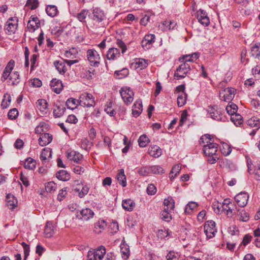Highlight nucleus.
<instances>
[{
    "mask_svg": "<svg viewBox=\"0 0 260 260\" xmlns=\"http://www.w3.org/2000/svg\"><path fill=\"white\" fill-rule=\"evenodd\" d=\"M197 17L198 21L203 25L208 26L209 24V18L204 10L200 9L197 12Z\"/></svg>",
    "mask_w": 260,
    "mask_h": 260,
    "instance_id": "obj_15",
    "label": "nucleus"
},
{
    "mask_svg": "<svg viewBox=\"0 0 260 260\" xmlns=\"http://www.w3.org/2000/svg\"><path fill=\"white\" fill-rule=\"evenodd\" d=\"M181 166L179 165H175L172 169L169 177L171 179H174L181 170Z\"/></svg>",
    "mask_w": 260,
    "mask_h": 260,
    "instance_id": "obj_51",
    "label": "nucleus"
},
{
    "mask_svg": "<svg viewBox=\"0 0 260 260\" xmlns=\"http://www.w3.org/2000/svg\"><path fill=\"white\" fill-rule=\"evenodd\" d=\"M143 110L142 102L140 100L135 102L132 109V114L135 117H138Z\"/></svg>",
    "mask_w": 260,
    "mask_h": 260,
    "instance_id": "obj_18",
    "label": "nucleus"
},
{
    "mask_svg": "<svg viewBox=\"0 0 260 260\" xmlns=\"http://www.w3.org/2000/svg\"><path fill=\"white\" fill-rule=\"evenodd\" d=\"M41 26L40 21L36 15H32L27 22V28L30 32H34Z\"/></svg>",
    "mask_w": 260,
    "mask_h": 260,
    "instance_id": "obj_11",
    "label": "nucleus"
},
{
    "mask_svg": "<svg viewBox=\"0 0 260 260\" xmlns=\"http://www.w3.org/2000/svg\"><path fill=\"white\" fill-rule=\"evenodd\" d=\"M128 70L126 68H123L119 71H116L114 72V76L117 79H122L128 75Z\"/></svg>",
    "mask_w": 260,
    "mask_h": 260,
    "instance_id": "obj_43",
    "label": "nucleus"
},
{
    "mask_svg": "<svg viewBox=\"0 0 260 260\" xmlns=\"http://www.w3.org/2000/svg\"><path fill=\"white\" fill-rule=\"evenodd\" d=\"M56 184L53 181L49 182L45 185V190L47 192L51 193L56 189Z\"/></svg>",
    "mask_w": 260,
    "mask_h": 260,
    "instance_id": "obj_53",
    "label": "nucleus"
},
{
    "mask_svg": "<svg viewBox=\"0 0 260 260\" xmlns=\"http://www.w3.org/2000/svg\"><path fill=\"white\" fill-rule=\"evenodd\" d=\"M36 166V161L31 157H28L25 159L24 163V167L25 169L28 170H34Z\"/></svg>",
    "mask_w": 260,
    "mask_h": 260,
    "instance_id": "obj_37",
    "label": "nucleus"
},
{
    "mask_svg": "<svg viewBox=\"0 0 260 260\" xmlns=\"http://www.w3.org/2000/svg\"><path fill=\"white\" fill-rule=\"evenodd\" d=\"M66 111V108L63 105L55 104L54 106L53 115L55 117H60L62 116Z\"/></svg>",
    "mask_w": 260,
    "mask_h": 260,
    "instance_id": "obj_24",
    "label": "nucleus"
},
{
    "mask_svg": "<svg viewBox=\"0 0 260 260\" xmlns=\"http://www.w3.org/2000/svg\"><path fill=\"white\" fill-rule=\"evenodd\" d=\"M164 204L165 206L164 210L172 211L174 210L175 207V201L171 197H169L165 199L164 201Z\"/></svg>",
    "mask_w": 260,
    "mask_h": 260,
    "instance_id": "obj_28",
    "label": "nucleus"
},
{
    "mask_svg": "<svg viewBox=\"0 0 260 260\" xmlns=\"http://www.w3.org/2000/svg\"><path fill=\"white\" fill-rule=\"evenodd\" d=\"M148 60L143 58H138L135 60L132 65L134 66L135 69L140 68V70L146 68L148 66Z\"/></svg>",
    "mask_w": 260,
    "mask_h": 260,
    "instance_id": "obj_30",
    "label": "nucleus"
},
{
    "mask_svg": "<svg viewBox=\"0 0 260 260\" xmlns=\"http://www.w3.org/2000/svg\"><path fill=\"white\" fill-rule=\"evenodd\" d=\"M120 51L116 48H110L107 53V58L108 60H115L120 56Z\"/></svg>",
    "mask_w": 260,
    "mask_h": 260,
    "instance_id": "obj_21",
    "label": "nucleus"
},
{
    "mask_svg": "<svg viewBox=\"0 0 260 260\" xmlns=\"http://www.w3.org/2000/svg\"><path fill=\"white\" fill-rule=\"evenodd\" d=\"M52 136L49 133H44L41 135L39 139V143L42 146H46L51 142Z\"/></svg>",
    "mask_w": 260,
    "mask_h": 260,
    "instance_id": "obj_20",
    "label": "nucleus"
},
{
    "mask_svg": "<svg viewBox=\"0 0 260 260\" xmlns=\"http://www.w3.org/2000/svg\"><path fill=\"white\" fill-rule=\"evenodd\" d=\"M251 55L254 58H258L260 56V43L255 44L251 48Z\"/></svg>",
    "mask_w": 260,
    "mask_h": 260,
    "instance_id": "obj_36",
    "label": "nucleus"
},
{
    "mask_svg": "<svg viewBox=\"0 0 260 260\" xmlns=\"http://www.w3.org/2000/svg\"><path fill=\"white\" fill-rule=\"evenodd\" d=\"M211 136L209 134H205L202 136L200 139L199 143L200 144L207 143V144H209L210 142H211Z\"/></svg>",
    "mask_w": 260,
    "mask_h": 260,
    "instance_id": "obj_60",
    "label": "nucleus"
},
{
    "mask_svg": "<svg viewBox=\"0 0 260 260\" xmlns=\"http://www.w3.org/2000/svg\"><path fill=\"white\" fill-rule=\"evenodd\" d=\"M120 251L123 258L126 259L128 257L129 249L127 245H123L121 246Z\"/></svg>",
    "mask_w": 260,
    "mask_h": 260,
    "instance_id": "obj_59",
    "label": "nucleus"
},
{
    "mask_svg": "<svg viewBox=\"0 0 260 260\" xmlns=\"http://www.w3.org/2000/svg\"><path fill=\"white\" fill-rule=\"evenodd\" d=\"M155 37L153 34H149L145 36L142 41V46L145 49H148L151 45L155 42Z\"/></svg>",
    "mask_w": 260,
    "mask_h": 260,
    "instance_id": "obj_16",
    "label": "nucleus"
},
{
    "mask_svg": "<svg viewBox=\"0 0 260 260\" xmlns=\"http://www.w3.org/2000/svg\"><path fill=\"white\" fill-rule=\"evenodd\" d=\"M7 205L9 209H13L17 206V199L11 194H8L6 197Z\"/></svg>",
    "mask_w": 260,
    "mask_h": 260,
    "instance_id": "obj_23",
    "label": "nucleus"
},
{
    "mask_svg": "<svg viewBox=\"0 0 260 260\" xmlns=\"http://www.w3.org/2000/svg\"><path fill=\"white\" fill-rule=\"evenodd\" d=\"M190 70V66L186 62H183L176 69L174 77L177 79L184 78Z\"/></svg>",
    "mask_w": 260,
    "mask_h": 260,
    "instance_id": "obj_6",
    "label": "nucleus"
},
{
    "mask_svg": "<svg viewBox=\"0 0 260 260\" xmlns=\"http://www.w3.org/2000/svg\"><path fill=\"white\" fill-rule=\"evenodd\" d=\"M45 236L48 238L51 237L54 234V226L51 221H48L46 223L44 230Z\"/></svg>",
    "mask_w": 260,
    "mask_h": 260,
    "instance_id": "obj_27",
    "label": "nucleus"
},
{
    "mask_svg": "<svg viewBox=\"0 0 260 260\" xmlns=\"http://www.w3.org/2000/svg\"><path fill=\"white\" fill-rule=\"evenodd\" d=\"M171 232L169 230H159L157 233V237L160 239H165L166 237L170 235Z\"/></svg>",
    "mask_w": 260,
    "mask_h": 260,
    "instance_id": "obj_56",
    "label": "nucleus"
},
{
    "mask_svg": "<svg viewBox=\"0 0 260 260\" xmlns=\"http://www.w3.org/2000/svg\"><path fill=\"white\" fill-rule=\"evenodd\" d=\"M221 113L214 107H210L208 110V114L213 119L217 121H221L222 119Z\"/></svg>",
    "mask_w": 260,
    "mask_h": 260,
    "instance_id": "obj_25",
    "label": "nucleus"
},
{
    "mask_svg": "<svg viewBox=\"0 0 260 260\" xmlns=\"http://www.w3.org/2000/svg\"><path fill=\"white\" fill-rule=\"evenodd\" d=\"M226 208H224L226 210V214L229 217H232L234 215L237 213V209L236 206L234 204L228 203L226 206Z\"/></svg>",
    "mask_w": 260,
    "mask_h": 260,
    "instance_id": "obj_26",
    "label": "nucleus"
},
{
    "mask_svg": "<svg viewBox=\"0 0 260 260\" xmlns=\"http://www.w3.org/2000/svg\"><path fill=\"white\" fill-rule=\"evenodd\" d=\"M88 13V10L85 9L82 10L79 14H78L77 17L80 21L84 22Z\"/></svg>",
    "mask_w": 260,
    "mask_h": 260,
    "instance_id": "obj_61",
    "label": "nucleus"
},
{
    "mask_svg": "<svg viewBox=\"0 0 260 260\" xmlns=\"http://www.w3.org/2000/svg\"><path fill=\"white\" fill-rule=\"evenodd\" d=\"M198 204L195 202H189L185 207V212L187 214H191V212L197 208Z\"/></svg>",
    "mask_w": 260,
    "mask_h": 260,
    "instance_id": "obj_47",
    "label": "nucleus"
},
{
    "mask_svg": "<svg viewBox=\"0 0 260 260\" xmlns=\"http://www.w3.org/2000/svg\"><path fill=\"white\" fill-rule=\"evenodd\" d=\"M237 214L239 217V220L243 222H246L249 219V216L248 213H247L243 209L237 210Z\"/></svg>",
    "mask_w": 260,
    "mask_h": 260,
    "instance_id": "obj_39",
    "label": "nucleus"
},
{
    "mask_svg": "<svg viewBox=\"0 0 260 260\" xmlns=\"http://www.w3.org/2000/svg\"><path fill=\"white\" fill-rule=\"evenodd\" d=\"M139 175L143 176H147L150 173V167L146 166L139 169L138 171Z\"/></svg>",
    "mask_w": 260,
    "mask_h": 260,
    "instance_id": "obj_62",
    "label": "nucleus"
},
{
    "mask_svg": "<svg viewBox=\"0 0 260 260\" xmlns=\"http://www.w3.org/2000/svg\"><path fill=\"white\" fill-rule=\"evenodd\" d=\"M89 189V188L88 186H84L82 187V188L81 190L79 188H75L74 190L76 192H78V196L80 198H82L88 193Z\"/></svg>",
    "mask_w": 260,
    "mask_h": 260,
    "instance_id": "obj_52",
    "label": "nucleus"
},
{
    "mask_svg": "<svg viewBox=\"0 0 260 260\" xmlns=\"http://www.w3.org/2000/svg\"><path fill=\"white\" fill-rule=\"evenodd\" d=\"M248 198L249 196L248 193L245 192H241L235 197V200L236 203L239 206L241 207H244L247 205Z\"/></svg>",
    "mask_w": 260,
    "mask_h": 260,
    "instance_id": "obj_14",
    "label": "nucleus"
},
{
    "mask_svg": "<svg viewBox=\"0 0 260 260\" xmlns=\"http://www.w3.org/2000/svg\"><path fill=\"white\" fill-rule=\"evenodd\" d=\"M18 19L16 17L10 18L5 25V30L8 35L14 34L18 27Z\"/></svg>",
    "mask_w": 260,
    "mask_h": 260,
    "instance_id": "obj_5",
    "label": "nucleus"
},
{
    "mask_svg": "<svg viewBox=\"0 0 260 260\" xmlns=\"http://www.w3.org/2000/svg\"><path fill=\"white\" fill-rule=\"evenodd\" d=\"M123 101L126 105L131 104L134 100V92L129 88H122L120 91Z\"/></svg>",
    "mask_w": 260,
    "mask_h": 260,
    "instance_id": "obj_8",
    "label": "nucleus"
},
{
    "mask_svg": "<svg viewBox=\"0 0 260 260\" xmlns=\"http://www.w3.org/2000/svg\"><path fill=\"white\" fill-rule=\"evenodd\" d=\"M66 105L68 109L73 110L76 108V100L73 98H70L67 101Z\"/></svg>",
    "mask_w": 260,
    "mask_h": 260,
    "instance_id": "obj_57",
    "label": "nucleus"
},
{
    "mask_svg": "<svg viewBox=\"0 0 260 260\" xmlns=\"http://www.w3.org/2000/svg\"><path fill=\"white\" fill-rule=\"evenodd\" d=\"M51 156V150L49 148H45L43 149L41 155L40 159L43 163L46 162Z\"/></svg>",
    "mask_w": 260,
    "mask_h": 260,
    "instance_id": "obj_34",
    "label": "nucleus"
},
{
    "mask_svg": "<svg viewBox=\"0 0 260 260\" xmlns=\"http://www.w3.org/2000/svg\"><path fill=\"white\" fill-rule=\"evenodd\" d=\"M231 120L236 125H240L243 123L242 116L237 113L231 116Z\"/></svg>",
    "mask_w": 260,
    "mask_h": 260,
    "instance_id": "obj_42",
    "label": "nucleus"
},
{
    "mask_svg": "<svg viewBox=\"0 0 260 260\" xmlns=\"http://www.w3.org/2000/svg\"><path fill=\"white\" fill-rule=\"evenodd\" d=\"M21 245L24 250V260H26L29 254V246L25 242H22Z\"/></svg>",
    "mask_w": 260,
    "mask_h": 260,
    "instance_id": "obj_64",
    "label": "nucleus"
},
{
    "mask_svg": "<svg viewBox=\"0 0 260 260\" xmlns=\"http://www.w3.org/2000/svg\"><path fill=\"white\" fill-rule=\"evenodd\" d=\"M238 110L237 106L234 104L231 103L226 107V110L227 113L231 115V116L234 114L236 113Z\"/></svg>",
    "mask_w": 260,
    "mask_h": 260,
    "instance_id": "obj_49",
    "label": "nucleus"
},
{
    "mask_svg": "<svg viewBox=\"0 0 260 260\" xmlns=\"http://www.w3.org/2000/svg\"><path fill=\"white\" fill-rule=\"evenodd\" d=\"M46 12L48 16L53 17L57 15L58 10L55 5H48L46 8Z\"/></svg>",
    "mask_w": 260,
    "mask_h": 260,
    "instance_id": "obj_38",
    "label": "nucleus"
},
{
    "mask_svg": "<svg viewBox=\"0 0 260 260\" xmlns=\"http://www.w3.org/2000/svg\"><path fill=\"white\" fill-rule=\"evenodd\" d=\"M106 248L101 246L96 250L89 251L87 255V260H101L106 254Z\"/></svg>",
    "mask_w": 260,
    "mask_h": 260,
    "instance_id": "obj_4",
    "label": "nucleus"
},
{
    "mask_svg": "<svg viewBox=\"0 0 260 260\" xmlns=\"http://www.w3.org/2000/svg\"><path fill=\"white\" fill-rule=\"evenodd\" d=\"M135 206L134 202L131 199H126L122 201V206L126 211H132Z\"/></svg>",
    "mask_w": 260,
    "mask_h": 260,
    "instance_id": "obj_32",
    "label": "nucleus"
},
{
    "mask_svg": "<svg viewBox=\"0 0 260 260\" xmlns=\"http://www.w3.org/2000/svg\"><path fill=\"white\" fill-rule=\"evenodd\" d=\"M86 57L87 59L91 66L98 67H99L101 57L98 52L93 49H88L86 52Z\"/></svg>",
    "mask_w": 260,
    "mask_h": 260,
    "instance_id": "obj_2",
    "label": "nucleus"
},
{
    "mask_svg": "<svg viewBox=\"0 0 260 260\" xmlns=\"http://www.w3.org/2000/svg\"><path fill=\"white\" fill-rule=\"evenodd\" d=\"M150 167V173L155 174H162L164 173V170L159 166L155 165Z\"/></svg>",
    "mask_w": 260,
    "mask_h": 260,
    "instance_id": "obj_50",
    "label": "nucleus"
},
{
    "mask_svg": "<svg viewBox=\"0 0 260 260\" xmlns=\"http://www.w3.org/2000/svg\"><path fill=\"white\" fill-rule=\"evenodd\" d=\"M117 178L119 184L121 185L122 187H125L126 186V176L124 175L123 170H121L117 174Z\"/></svg>",
    "mask_w": 260,
    "mask_h": 260,
    "instance_id": "obj_40",
    "label": "nucleus"
},
{
    "mask_svg": "<svg viewBox=\"0 0 260 260\" xmlns=\"http://www.w3.org/2000/svg\"><path fill=\"white\" fill-rule=\"evenodd\" d=\"M171 211L169 210H164V211L161 213V218L164 221L169 222L172 219V216L171 215Z\"/></svg>",
    "mask_w": 260,
    "mask_h": 260,
    "instance_id": "obj_55",
    "label": "nucleus"
},
{
    "mask_svg": "<svg viewBox=\"0 0 260 260\" xmlns=\"http://www.w3.org/2000/svg\"><path fill=\"white\" fill-rule=\"evenodd\" d=\"M38 109L41 112H44L47 108L48 104L44 99L38 100L36 103Z\"/></svg>",
    "mask_w": 260,
    "mask_h": 260,
    "instance_id": "obj_44",
    "label": "nucleus"
},
{
    "mask_svg": "<svg viewBox=\"0 0 260 260\" xmlns=\"http://www.w3.org/2000/svg\"><path fill=\"white\" fill-rule=\"evenodd\" d=\"M67 157L68 159L73 160L76 163H80L83 158L81 154L76 151H71L68 153Z\"/></svg>",
    "mask_w": 260,
    "mask_h": 260,
    "instance_id": "obj_22",
    "label": "nucleus"
},
{
    "mask_svg": "<svg viewBox=\"0 0 260 260\" xmlns=\"http://www.w3.org/2000/svg\"><path fill=\"white\" fill-rule=\"evenodd\" d=\"M187 94L185 93H182L177 98V104L179 107H182L186 103Z\"/></svg>",
    "mask_w": 260,
    "mask_h": 260,
    "instance_id": "obj_54",
    "label": "nucleus"
},
{
    "mask_svg": "<svg viewBox=\"0 0 260 260\" xmlns=\"http://www.w3.org/2000/svg\"><path fill=\"white\" fill-rule=\"evenodd\" d=\"M236 92V89L232 87H228L220 93V99L225 101L229 102L233 99Z\"/></svg>",
    "mask_w": 260,
    "mask_h": 260,
    "instance_id": "obj_10",
    "label": "nucleus"
},
{
    "mask_svg": "<svg viewBox=\"0 0 260 260\" xmlns=\"http://www.w3.org/2000/svg\"><path fill=\"white\" fill-rule=\"evenodd\" d=\"M49 125L44 122H41L35 128V133L37 134H43L48 131Z\"/></svg>",
    "mask_w": 260,
    "mask_h": 260,
    "instance_id": "obj_33",
    "label": "nucleus"
},
{
    "mask_svg": "<svg viewBox=\"0 0 260 260\" xmlns=\"http://www.w3.org/2000/svg\"><path fill=\"white\" fill-rule=\"evenodd\" d=\"M56 69L61 74H64L67 71L64 62L63 61L56 60L53 63Z\"/></svg>",
    "mask_w": 260,
    "mask_h": 260,
    "instance_id": "obj_31",
    "label": "nucleus"
},
{
    "mask_svg": "<svg viewBox=\"0 0 260 260\" xmlns=\"http://www.w3.org/2000/svg\"><path fill=\"white\" fill-rule=\"evenodd\" d=\"M215 222L213 220L207 221L204 225V232L208 238L214 237L217 232L215 228Z\"/></svg>",
    "mask_w": 260,
    "mask_h": 260,
    "instance_id": "obj_7",
    "label": "nucleus"
},
{
    "mask_svg": "<svg viewBox=\"0 0 260 260\" xmlns=\"http://www.w3.org/2000/svg\"><path fill=\"white\" fill-rule=\"evenodd\" d=\"M148 153L154 158H157L161 155L162 150L157 145H151L148 149Z\"/></svg>",
    "mask_w": 260,
    "mask_h": 260,
    "instance_id": "obj_19",
    "label": "nucleus"
},
{
    "mask_svg": "<svg viewBox=\"0 0 260 260\" xmlns=\"http://www.w3.org/2000/svg\"><path fill=\"white\" fill-rule=\"evenodd\" d=\"M94 215V212L89 208L83 209L77 212V217L83 220H88L92 218Z\"/></svg>",
    "mask_w": 260,
    "mask_h": 260,
    "instance_id": "obj_12",
    "label": "nucleus"
},
{
    "mask_svg": "<svg viewBox=\"0 0 260 260\" xmlns=\"http://www.w3.org/2000/svg\"><path fill=\"white\" fill-rule=\"evenodd\" d=\"M138 142L140 147H145L148 144L150 140L146 135H142L138 139Z\"/></svg>",
    "mask_w": 260,
    "mask_h": 260,
    "instance_id": "obj_46",
    "label": "nucleus"
},
{
    "mask_svg": "<svg viewBox=\"0 0 260 260\" xmlns=\"http://www.w3.org/2000/svg\"><path fill=\"white\" fill-rule=\"evenodd\" d=\"M113 102L112 101L108 102L105 105V111L111 116L115 115L116 112L114 109L112 108Z\"/></svg>",
    "mask_w": 260,
    "mask_h": 260,
    "instance_id": "obj_45",
    "label": "nucleus"
},
{
    "mask_svg": "<svg viewBox=\"0 0 260 260\" xmlns=\"http://www.w3.org/2000/svg\"><path fill=\"white\" fill-rule=\"evenodd\" d=\"M247 124L251 127H260L259 119L256 117H253L248 120Z\"/></svg>",
    "mask_w": 260,
    "mask_h": 260,
    "instance_id": "obj_48",
    "label": "nucleus"
},
{
    "mask_svg": "<svg viewBox=\"0 0 260 260\" xmlns=\"http://www.w3.org/2000/svg\"><path fill=\"white\" fill-rule=\"evenodd\" d=\"M52 90L56 93H60L63 89V84L60 80L53 79L50 83Z\"/></svg>",
    "mask_w": 260,
    "mask_h": 260,
    "instance_id": "obj_17",
    "label": "nucleus"
},
{
    "mask_svg": "<svg viewBox=\"0 0 260 260\" xmlns=\"http://www.w3.org/2000/svg\"><path fill=\"white\" fill-rule=\"evenodd\" d=\"M221 151L224 155L227 156L231 153L232 149L229 145L224 143L222 145V148L221 149Z\"/></svg>",
    "mask_w": 260,
    "mask_h": 260,
    "instance_id": "obj_63",
    "label": "nucleus"
},
{
    "mask_svg": "<svg viewBox=\"0 0 260 260\" xmlns=\"http://www.w3.org/2000/svg\"><path fill=\"white\" fill-rule=\"evenodd\" d=\"M15 62L13 60H10L5 67L1 77L3 82L9 79V82L13 86L18 84L20 82V76L18 72H12L14 67Z\"/></svg>",
    "mask_w": 260,
    "mask_h": 260,
    "instance_id": "obj_1",
    "label": "nucleus"
},
{
    "mask_svg": "<svg viewBox=\"0 0 260 260\" xmlns=\"http://www.w3.org/2000/svg\"><path fill=\"white\" fill-rule=\"evenodd\" d=\"M95 22L100 23L106 19V16L104 11L100 8H95L92 10V14L89 15Z\"/></svg>",
    "mask_w": 260,
    "mask_h": 260,
    "instance_id": "obj_9",
    "label": "nucleus"
},
{
    "mask_svg": "<svg viewBox=\"0 0 260 260\" xmlns=\"http://www.w3.org/2000/svg\"><path fill=\"white\" fill-rule=\"evenodd\" d=\"M107 225L106 222L104 220L100 219L94 224V232L96 234H100L102 230L105 229Z\"/></svg>",
    "mask_w": 260,
    "mask_h": 260,
    "instance_id": "obj_29",
    "label": "nucleus"
},
{
    "mask_svg": "<svg viewBox=\"0 0 260 260\" xmlns=\"http://www.w3.org/2000/svg\"><path fill=\"white\" fill-rule=\"evenodd\" d=\"M18 111L16 108L10 110L8 113V117L11 120L15 119L18 116Z\"/></svg>",
    "mask_w": 260,
    "mask_h": 260,
    "instance_id": "obj_58",
    "label": "nucleus"
},
{
    "mask_svg": "<svg viewBox=\"0 0 260 260\" xmlns=\"http://www.w3.org/2000/svg\"><path fill=\"white\" fill-rule=\"evenodd\" d=\"M199 57L198 53H193L191 54L186 55L183 56L182 59L184 62H193Z\"/></svg>",
    "mask_w": 260,
    "mask_h": 260,
    "instance_id": "obj_41",
    "label": "nucleus"
},
{
    "mask_svg": "<svg viewBox=\"0 0 260 260\" xmlns=\"http://www.w3.org/2000/svg\"><path fill=\"white\" fill-rule=\"evenodd\" d=\"M218 145L213 142H210L209 144L205 145L203 147L204 154L208 156L216 154L217 151Z\"/></svg>",
    "mask_w": 260,
    "mask_h": 260,
    "instance_id": "obj_13",
    "label": "nucleus"
},
{
    "mask_svg": "<svg viewBox=\"0 0 260 260\" xmlns=\"http://www.w3.org/2000/svg\"><path fill=\"white\" fill-rule=\"evenodd\" d=\"M56 177L61 181H66L70 179V175L67 171L62 170L56 173Z\"/></svg>",
    "mask_w": 260,
    "mask_h": 260,
    "instance_id": "obj_35",
    "label": "nucleus"
},
{
    "mask_svg": "<svg viewBox=\"0 0 260 260\" xmlns=\"http://www.w3.org/2000/svg\"><path fill=\"white\" fill-rule=\"evenodd\" d=\"M79 105L84 107H91L95 106L94 98L91 94L82 93L79 98Z\"/></svg>",
    "mask_w": 260,
    "mask_h": 260,
    "instance_id": "obj_3",
    "label": "nucleus"
}]
</instances>
